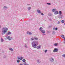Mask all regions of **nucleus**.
<instances>
[{
  "instance_id": "27",
  "label": "nucleus",
  "mask_w": 65,
  "mask_h": 65,
  "mask_svg": "<svg viewBox=\"0 0 65 65\" xmlns=\"http://www.w3.org/2000/svg\"><path fill=\"white\" fill-rule=\"evenodd\" d=\"M20 60L18 59L17 60V63H20Z\"/></svg>"
},
{
  "instance_id": "6",
  "label": "nucleus",
  "mask_w": 65,
  "mask_h": 65,
  "mask_svg": "<svg viewBox=\"0 0 65 65\" xmlns=\"http://www.w3.org/2000/svg\"><path fill=\"white\" fill-rule=\"evenodd\" d=\"M58 48H55L53 51V52H54V53L57 52H58Z\"/></svg>"
},
{
  "instance_id": "42",
  "label": "nucleus",
  "mask_w": 65,
  "mask_h": 65,
  "mask_svg": "<svg viewBox=\"0 0 65 65\" xmlns=\"http://www.w3.org/2000/svg\"><path fill=\"white\" fill-rule=\"evenodd\" d=\"M64 43L65 44V40H64Z\"/></svg>"
},
{
  "instance_id": "25",
  "label": "nucleus",
  "mask_w": 65,
  "mask_h": 65,
  "mask_svg": "<svg viewBox=\"0 0 65 65\" xmlns=\"http://www.w3.org/2000/svg\"><path fill=\"white\" fill-rule=\"evenodd\" d=\"M54 45L55 46H57L58 45V43H55L54 44Z\"/></svg>"
},
{
  "instance_id": "19",
  "label": "nucleus",
  "mask_w": 65,
  "mask_h": 65,
  "mask_svg": "<svg viewBox=\"0 0 65 65\" xmlns=\"http://www.w3.org/2000/svg\"><path fill=\"white\" fill-rule=\"evenodd\" d=\"M59 15H62V11H59Z\"/></svg>"
},
{
  "instance_id": "45",
  "label": "nucleus",
  "mask_w": 65,
  "mask_h": 65,
  "mask_svg": "<svg viewBox=\"0 0 65 65\" xmlns=\"http://www.w3.org/2000/svg\"><path fill=\"white\" fill-rule=\"evenodd\" d=\"M27 5H30V4H27Z\"/></svg>"
},
{
  "instance_id": "20",
  "label": "nucleus",
  "mask_w": 65,
  "mask_h": 65,
  "mask_svg": "<svg viewBox=\"0 0 65 65\" xmlns=\"http://www.w3.org/2000/svg\"><path fill=\"white\" fill-rule=\"evenodd\" d=\"M9 50H10L11 51H13V49H12V48H9Z\"/></svg>"
},
{
  "instance_id": "40",
  "label": "nucleus",
  "mask_w": 65,
  "mask_h": 65,
  "mask_svg": "<svg viewBox=\"0 0 65 65\" xmlns=\"http://www.w3.org/2000/svg\"><path fill=\"white\" fill-rule=\"evenodd\" d=\"M53 34H55V31H53Z\"/></svg>"
},
{
  "instance_id": "31",
  "label": "nucleus",
  "mask_w": 65,
  "mask_h": 65,
  "mask_svg": "<svg viewBox=\"0 0 65 65\" xmlns=\"http://www.w3.org/2000/svg\"><path fill=\"white\" fill-rule=\"evenodd\" d=\"M20 57H17V59H18V60H20Z\"/></svg>"
},
{
  "instance_id": "41",
  "label": "nucleus",
  "mask_w": 65,
  "mask_h": 65,
  "mask_svg": "<svg viewBox=\"0 0 65 65\" xmlns=\"http://www.w3.org/2000/svg\"><path fill=\"white\" fill-rule=\"evenodd\" d=\"M47 33H50V32H49V31H47Z\"/></svg>"
},
{
  "instance_id": "35",
  "label": "nucleus",
  "mask_w": 65,
  "mask_h": 65,
  "mask_svg": "<svg viewBox=\"0 0 65 65\" xmlns=\"http://www.w3.org/2000/svg\"><path fill=\"white\" fill-rule=\"evenodd\" d=\"M58 30V28L56 27L55 28V30Z\"/></svg>"
},
{
  "instance_id": "39",
  "label": "nucleus",
  "mask_w": 65,
  "mask_h": 65,
  "mask_svg": "<svg viewBox=\"0 0 65 65\" xmlns=\"http://www.w3.org/2000/svg\"><path fill=\"white\" fill-rule=\"evenodd\" d=\"M53 29L54 30H55V27H54L53 28Z\"/></svg>"
},
{
  "instance_id": "15",
  "label": "nucleus",
  "mask_w": 65,
  "mask_h": 65,
  "mask_svg": "<svg viewBox=\"0 0 65 65\" xmlns=\"http://www.w3.org/2000/svg\"><path fill=\"white\" fill-rule=\"evenodd\" d=\"M23 59H24V57L22 56L20 57V60H22Z\"/></svg>"
},
{
  "instance_id": "23",
  "label": "nucleus",
  "mask_w": 65,
  "mask_h": 65,
  "mask_svg": "<svg viewBox=\"0 0 65 65\" xmlns=\"http://www.w3.org/2000/svg\"><path fill=\"white\" fill-rule=\"evenodd\" d=\"M61 22L62 23H65V20H62Z\"/></svg>"
},
{
  "instance_id": "2",
  "label": "nucleus",
  "mask_w": 65,
  "mask_h": 65,
  "mask_svg": "<svg viewBox=\"0 0 65 65\" xmlns=\"http://www.w3.org/2000/svg\"><path fill=\"white\" fill-rule=\"evenodd\" d=\"M7 31H8V28H6L5 27L3 28L2 29V35L6 33Z\"/></svg>"
},
{
  "instance_id": "1",
  "label": "nucleus",
  "mask_w": 65,
  "mask_h": 65,
  "mask_svg": "<svg viewBox=\"0 0 65 65\" xmlns=\"http://www.w3.org/2000/svg\"><path fill=\"white\" fill-rule=\"evenodd\" d=\"M31 44L32 47L34 48H36V47L38 44V42L36 41H34L31 42Z\"/></svg>"
},
{
  "instance_id": "14",
  "label": "nucleus",
  "mask_w": 65,
  "mask_h": 65,
  "mask_svg": "<svg viewBox=\"0 0 65 65\" xmlns=\"http://www.w3.org/2000/svg\"><path fill=\"white\" fill-rule=\"evenodd\" d=\"M40 47H41V46H39L37 47V48L38 49V50H39V49L40 48Z\"/></svg>"
},
{
  "instance_id": "24",
  "label": "nucleus",
  "mask_w": 65,
  "mask_h": 65,
  "mask_svg": "<svg viewBox=\"0 0 65 65\" xmlns=\"http://www.w3.org/2000/svg\"><path fill=\"white\" fill-rule=\"evenodd\" d=\"M24 65H29V64L27 63L26 62H25L24 63Z\"/></svg>"
},
{
  "instance_id": "4",
  "label": "nucleus",
  "mask_w": 65,
  "mask_h": 65,
  "mask_svg": "<svg viewBox=\"0 0 65 65\" xmlns=\"http://www.w3.org/2000/svg\"><path fill=\"white\" fill-rule=\"evenodd\" d=\"M38 38L36 37H32L30 39V40L31 41H33V40H38Z\"/></svg>"
},
{
  "instance_id": "16",
  "label": "nucleus",
  "mask_w": 65,
  "mask_h": 65,
  "mask_svg": "<svg viewBox=\"0 0 65 65\" xmlns=\"http://www.w3.org/2000/svg\"><path fill=\"white\" fill-rule=\"evenodd\" d=\"M56 9H52V12H55V11H56Z\"/></svg>"
},
{
  "instance_id": "17",
  "label": "nucleus",
  "mask_w": 65,
  "mask_h": 65,
  "mask_svg": "<svg viewBox=\"0 0 65 65\" xmlns=\"http://www.w3.org/2000/svg\"><path fill=\"white\" fill-rule=\"evenodd\" d=\"M1 42H3V41H4V40L2 38H1Z\"/></svg>"
},
{
  "instance_id": "26",
  "label": "nucleus",
  "mask_w": 65,
  "mask_h": 65,
  "mask_svg": "<svg viewBox=\"0 0 65 65\" xmlns=\"http://www.w3.org/2000/svg\"><path fill=\"white\" fill-rule=\"evenodd\" d=\"M24 46H25V47H26V48H28V47L27 46V45L26 44H25V45Z\"/></svg>"
},
{
  "instance_id": "10",
  "label": "nucleus",
  "mask_w": 65,
  "mask_h": 65,
  "mask_svg": "<svg viewBox=\"0 0 65 65\" xmlns=\"http://www.w3.org/2000/svg\"><path fill=\"white\" fill-rule=\"evenodd\" d=\"M10 34H11V32L10 31H9L6 34V35H10Z\"/></svg>"
},
{
  "instance_id": "37",
  "label": "nucleus",
  "mask_w": 65,
  "mask_h": 65,
  "mask_svg": "<svg viewBox=\"0 0 65 65\" xmlns=\"http://www.w3.org/2000/svg\"><path fill=\"white\" fill-rule=\"evenodd\" d=\"M6 56H3V58H6Z\"/></svg>"
},
{
  "instance_id": "36",
  "label": "nucleus",
  "mask_w": 65,
  "mask_h": 65,
  "mask_svg": "<svg viewBox=\"0 0 65 65\" xmlns=\"http://www.w3.org/2000/svg\"><path fill=\"white\" fill-rule=\"evenodd\" d=\"M49 20L50 21H52V19H51V18H49Z\"/></svg>"
},
{
  "instance_id": "13",
  "label": "nucleus",
  "mask_w": 65,
  "mask_h": 65,
  "mask_svg": "<svg viewBox=\"0 0 65 65\" xmlns=\"http://www.w3.org/2000/svg\"><path fill=\"white\" fill-rule=\"evenodd\" d=\"M37 62L38 63H40L41 62V61H40V59H38L37 60Z\"/></svg>"
},
{
  "instance_id": "3",
  "label": "nucleus",
  "mask_w": 65,
  "mask_h": 65,
  "mask_svg": "<svg viewBox=\"0 0 65 65\" xmlns=\"http://www.w3.org/2000/svg\"><path fill=\"white\" fill-rule=\"evenodd\" d=\"M39 30L40 31H41L42 33H45V30H43V28L41 27L39 29Z\"/></svg>"
},
{
  "instance_id": "29",
  "label": "nucleus",
  "mask_w": 65,
  "mask_h": 65,
  "mask_svg": "<svg viewBox=\"0 0 65 65\" xmlns=\"http://www.w3.org/2000/svg\"><path fill=\"white\" fill-rule=\"evenodd\" d=\"M62 57H64V58H65V54L62 55Z\"/></svg>"
},
{
  "instance_id": "8",
  "label": "nucleus",
  "mask_w": 65,
  "mask_h": 65,
  "mask_svg": "<svg viewBox=\"0 0 65 65\" xmlns=\"http://www.w3.org/2000/svg\"><path fill=\"white\" fill-rule=\"evenodd\" d=\"M50 61L51 62H54V59L53 58H51L50 59Z\"/></svg>"
},
{
  "instance_id": "34",
  "label": "nucleus",
  "mask_w": 65,
  "mask_h": 65,
  "mask_svg": "<svg viewBox=\"0 0 65 65\" xmlns=\"http://www.w3.org/2000/svg\"><path fill=\"white\" fill-rule=\"evenodd\" d=\"M60 24V21H58V22L57 23V24Z\"/></svg>"
},
{
  "instance_id": "43",
  "label": "nucleus",
  "mask_w": 65,
  "mask_h": 65,
  "mask_svg": "<svg viewBox=\"0 0 65 65\" xmlns=\"http://www.w3.org/2000/svg\"><path fill=\"white\" fill-rule=\"evenodd\" d=\"M64 40H65V37L64 38Z\"/></svg>"
},
{
  "instance_id": "38",
  "label": "nucleus",
  "mask_w": 65,
  "mask_h": 65,
  "mask_svg": "<svg viewBox=\"0 0 65 65\" xmlns=\"http://www.w3.org/2000/svg\"><path fill=\"white\" fill-rule=\"evenodd\" d=\"M41 13V15H44V14H43V13Z\"/></svg>"
},
{
  "instance_id": "7",
  "label": "nucleus",
  "mask_w": 65,
  "mask_h": 65,
  "mask_svg": "<svg viewBox=\"0 0 65 65\" xmlns=\"http://www.w3.org/2000/svg\"><path fill=\"white\" fill-rule=\"evenodd\" d=\"M63 15H59L58 17V18L59 19H62V18Z\"/></svg>"
},
{
  "instance_id": "33",
  "label": "nucleus",
  "mask_w": 65,
  "mask_h": 65,
  "mask_svg": "<svg viewBox=\"0 0 65 65\" xmlns=\"http://www.w3.org/2000/svg\"><path fill=\"white\" fill-rule=\"evenodd\" d=\"M44 52L45 53H46L47 52V50H44Z\"/></svg>"
},
{
  "instance_id": "11",
  "label": "nucleus",
  "mask_w": 65,
  "mask_h": 65,
  "mask_svg": "<svg viewBox=\"0 0 65 65\" xmlns=\"http://www.w3.org/2000/svg\"><path fill=\"white\" fill-rule=\"evenodd\" d=\"M27 34L28 35H32V33L29 32V31H27Z\"/></svg>"
},
{
  "instance_id": "32",
  "label": "nucleus",
  "mask_w": 65,
  "mask_h": 65,
  "mask_svg": "<svg viewBox=\"0 0 65 65\" xmlns=\"http://www.w3.org/2000/svg\"><path fill=\"white\" fill-rule=\"evenodd\" d=\"M48 15L49 16H51L52 15V14L51 13H49Z\"/></svg>"
},
{
  "instance_id": "18",
  "label": "nucleus",
  "mask_w": 65,
  "mask_h": 65,
  "mask_svg": "<svg viewBox=\"0 0 65 65\" xmlns=\"http://www.w3.org/2000/svg\"><path fill=\"white\" fill-rule=\"evenodd\" d=\"M37 12L38 13H41V11H40L39 10H37Z\"/></svg>"
},
{
  "instance_id": "28",
  "label": "nucleus",
  "mask_w": 65,
  "mask_h": 65,
  "mask_svg": "<svg viewBox=\"0 0 65 65\" xmlns=\"http://www.w3.org/2000/svg\"><path fill=\"white\" fill-rule=\"evenodd\" d=\"M22 61L23 62H26V60L25 59H23L22 60Z\"/></svg>"
},
{
  "instance_id": "30",
  "label": "nucleus",
  "mask_w": 65,
  "mask_h": 65,
  "mask_svg": "<svg viewBox=\"0 0 65 65\" xmlns=\"http://www.w3.org/2000/svg\"><path fill=\"white\" fill-rule=\"evenodd\" d=\"M47 4L48 5H51V4L50 3H47Z\"/></svg>"
},
{
  "instance_id": "12",
  "label": "nucleus",
  "mask_w": 65,
  "mask_h": 65,
  "mask_svg": "<svg viewBox=\"0 0 65 65\" xmlns=\"http://www.w3.org/2000/svg\"><path fill=\"white\" fill-rule=\"evenodd\" d=\"M58 13H58V11H55V12H54V14L55 15L57 14H58Z\"/></svg>"
},
{
  "instance_id": "9",
  "label": "nucleus",
  "mask_w": 65,
  "mask_h": 65,
  "mask_svg": "<svg viewBox=\"0 0 65 65\" xmlns=\"http://www.w3.org/2000/svg\"><path fill=\"white\" fill-rule=\"evenodd\" d=\"M3 8L4 9V10H6L8 8L6 6H5L3 7Z\"/></svg>"
},
{
  "instance_id": "5",
  "label": "nucleus",
  "mask_w": 65,
  "mask_h": 65,
  "mask_svg": "<svg viewBox=\"0 0 65 65\" xmlns=\"http://www.w3.org/2000/svg\"><path fill=\"white\" fill-rule=\"evenodd\" d=\"M6 38L7 39H8V40H9L10 41L11 40V39H12V37H11L10 38V36H7Z\"/></svg>"
},
{
  "instance_id": "46",
  "label": "nucleus",
  "mask_w": 65,
  "mask_h": 65,
  "mask_svg": "<svg viewBox=\"0 0 65 65\" xmlns=\"http://www.w3.org/2000/svg\"><path fill=\"white\" fill-rule=\"evenodd\" d=\"M43 34V35H45V34Z\"/></svg>"
},
{
  "instance_id": "22",
  "label": "nucleus",
  "mask_w": 65,
  "mask_h": 65,
  "mask_svg": "<svg viewBox=\"0 0 65 65\" xmlns=\"http://www.w3.org/2000/svg\"><path fill=\"white\" fill-rule=\"evenodd\" d=\"M61 37H62V38H64V36L63 35H61Z\"/></svg>"
},
{
  "instance_id": "21",
  "label": "nucleus",
  "mask_w": 65,
  "mask_h": 65,
  "mask_svg": "<svg viewBox=\"0 0 65 65\" xmlns=\"http://www.w3.org/2000/svg\"><path fill=\"white\" fill-rule=\"evenodd\" d=\"M27 9L28 10H30L31 9V7H29Z\"/></svg>"
},
{
  "instance_id": "44",
  "label": "nucleus",
  "mask_w": 65,
  "mask_h": 65,
  "mask_svg": "<svg viewBox=\"0 0 65 65\" xmlns=\"http://www.w3.org/2000/svg\"><path fill=\"white\" fill-rule=\"evenodd\" d=\"M1 25H0V29L1 28Z\"/></svg>"
}]
</instances>
